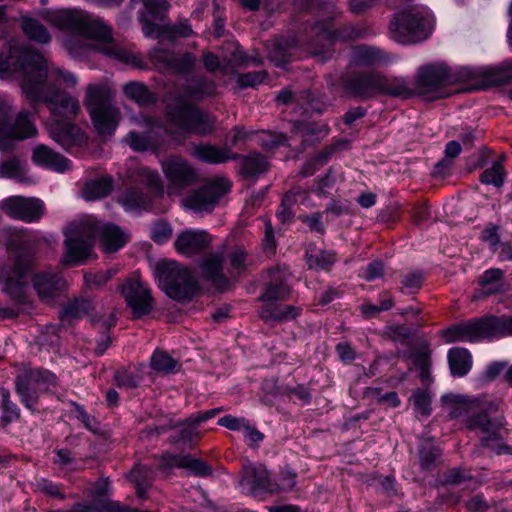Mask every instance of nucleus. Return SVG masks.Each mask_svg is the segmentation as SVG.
<instances>
[{
	"label": "nucleus",
	"mask_w": 512,
	"mask_h": 512,
	"mask_svg": "<svg viewBox=\"0 0 512 512\" xmlns=\"http://www.w3.org/2000/svg\"><path fill=\"white\" fill-rule=\"evenodd\" d=\"M20 69L23 72L22 91L31 101L44 103L50 111L46 126L51 138L64 142V75L60 68L49 64L38 52L21 50L8 44L0 53L2 77Z\"/></svg>",
	"instance_id": "obj_1"
},
{
	"label": "nucleus",
	"mask_w": 512,
	"mask_h": 512,
	"mask_svg": "<svg viewBox=\"0 0 512 512\" xmlns=\"http://www.w3.org/2000/svg\"><path fill=\"white\" fill-rule=\"evenodd\" d=\"M479 81L482 87L499 86L512 81V61L499 66L448 67L444 63L428 64L418 69L415 89L429 100L446 96L442 89L465 81Z\"/></svg>",
	"instance_id": "obj_2"
},
{
	"label": "nucleus",
	"mask_w": 512,
	"mask_h": 512,
	"mask_svg": "<svg viewBox=\"0 0 512 512\" xmlns=\"http://www.w3.org/2000/svg\"><path fill=\"white\" fill-rule=\"evenodd\" d=\"M444 401L468 404L466 396L444 395ZM469 406L477 409L466 420L469 430L480 433V446L487 448L496 455L512 454V447L504 443L503 430L506 425L502 415L492 417L499 409V404L494 400L474 399L469 401Z\"/></svg>",
	"instance_id": "obj_3"
},
{
	"label": "nucleus",
	"mask_w": 512,
	"mask_h": 512,
	"mask_svg": "<svg viewBox=\"0 0 512 512\" xmlns=\"http://www.w3.org/2000/svg\"><path fill=\"white\" fill-rule=\"evenodd\" d=\"M97 42L95 49L108 58L129 63L131 54L121 47L113 38L110 24L99 17L79 10L66 9V32Z\"/></svg>",
	"instance_id": "obj_4"
},
{
	"label": "nucleus",
	"mask_w": 512,
	"mask_h": 512,
	"mask_svg": "<svg viewBox=\"0 0 512 512\" xmlns=\"http://www.w3.org/2000/svg\"><path fill=\"white\" fill-rule=\"evenodd\" d=\"M216 117L188 102L170 104L166 108L164 131L177 145H183L188 134L206 136L215 129Z\"/></svg>",
	"instance_id": "obj_5"
},
{
	"label": "nucleus",
	"mask_w": 512,
	"mask_h": 512,
	"mask_svg": "<svg viewBox=\"0 0 512 512\" xmlns=\"http://www.w3.org/2000/svg\"><path fill=\"white\" fill-rule=\"evenodd\" d=\"M154 273L161 290L173 300L187 303L199 291V284L194 274L174 261L157 263Z\"/></svg>",
	"instance_id": "obj_6"
},
{
	"label": "nucleus",
	"mask_w": 512,
	"mask_h": 512,
	"mask_svg": "<svg viewBox=\"0 0 512 512\" xmlns=\"http://www.w3.org/2000/svg\"><path fill=\"white\" fill-rule=\"evenodd\" d=\"M143 9L139 11V21L146 37L159 39L166 37L174 40L179 37H190L193 34L188 22H180L174 25H160L156 21H163L169 4L166 0H141Z\"/></svg>",
	"instance_id": "obj_7"
},
{
	"label": "nucleus",
	"mask_w": 512,
	"mask_h": 512,
	"mask_svg": "<svg viewBox=\"0 0 512 512\" xmlns=\"http://www.w3.org/2000/svg\"><path fill=\"white\" fill-rule=\"evenodd\" d=\"M389 36L397 43L409 45L426 40L432 32L431 20L414 9L394 13L389 26Z\"/></svg>",
	"instance_id": "obj_8"
},
{
	"label": "nucleus",
	"mask_w": 512,
	"mask_h": 512,
	"mask_svg": "<svg viewBox=\"0 0 512 512\" xmlns=\"http://www.w3.org/2000/svg\"><path fill=\"white\" fill-rule=\"evenodd\" d=\"M368 34V29L362 26L345 25L333 30L330 21L320 20L309 26L306 44L311 54L321 55L325 54L335 41H353L365 38Z\"/></svg>",
	"instance_id": "obj_9"
},
{
	"label": "nucleus",
	"mask_w": 512,
	"mask_h": 512,
	"mask_svg": "<svg viewBox=\"0 0 512 512\" xmlns=\"http://www.w3.org/2000/svg\"><path fill=\"white\" fill-rule=\"evenodd\" d=\"M85 105L98 134L113 135L118 126L120 112L111 104L107 90L99 85H89Z\"/></svg>",
	"instance_id": "obj_10"
},
{
	"label": "nucleus",
	"mask_w": 512,
	"mask_h": 512,
	"mask_svg": "<svg viewBox=\"0 0 512 512\" xmlns=\"http://www.w3.org/2000/svg\"><path fill=\"white\" fill-rule=\"evenodd\" d=\"M139 176L145 183L147 191L138 187L126 189L118 198V202L126 211H149L153 201L162 197L164 187L159 173L148 167L139 168Z\"/></svg>",
	"instance_id": "obj_11"
},
{
	"label": "nucleus",
	"mask_w": 512,
	"mask_h": 512,
	"mask_svg": "<svg viewBox=\"0 0 512 512\" xmlns=\"http://www.w3.org/2000/svg\"><path fill=\"white\" fill-rule=\"evenodd\" d=\"M55 386V376L47 371L22 365L16 376V390L23 403L31 409L39 395Z\"/></svg>",
	"instance_id": "obj_12"
},
{
	"label": "nucleus",
	"mask_w": 512,
	"mask_h": 512,
	"mask_svg": "<svg viewBox=\"0 0 512 512\" xmlns=\"http://www.w3.org/2000/svg\"><path fill=\"white\" fill-rule=\"evenodd\" d=\"M161 169L170 195H181L199 180L198 169L180 155H171L161 161Z\"/></svg>",
	"instance_id": "obj_13"
},
{
	"label": "nucleus",
	"mask_w": 512,
	"mask_h": 512,
	"mask_svg": "<svg viewBox=\"0 0 512 512\" xmlns=\"http://www.w3.org/2000/svg\"><path fill=\"white\" fill-rule=\"evenodd\" d=\"M34 264L31 254L22 253L17 256L12 265H3L0 268V281L4 284L3 290L17 302H24L27 288V277Z\"/></svg>",
	"instance_id": "obj_14"
},
{
	"label": "nucleus",
	"mask_w": 512,
	"mask_h": 512,
	"mask_svg": "<svg viewBox=\"0 0 512 512\" xmlns=\"http://www.w3.org/2000/svg\"><path fill=\"white\" fill-rule=\"evenodd\" d=\"M86 221L83 216L69 224V235L66 234V266H79L90 258H96L94 254V240L88 236L86 227H81Z\"/></svg>",
	"instance_id": "obj_15"
},
{
	"label": "nucleus",
	"mask_w": 512,
	"mask_h": 512,
	"mask_svg": "<svg viewBox=\"0 0 512 512\" xmlns=\"http://www.w3.org/2000/svg\"><path fill=\"white\" fill-rule=\"evenodd\" d=\"M232 184L225 177H216L203 186L191 191L184 199L185 205L195 212L210 213L225 194L231 190Z\"/></svg>",
	"instance_id": "obj_16"
},
{
	"label": "nucleus",
	"mask_w": 512,
	"mask_h": 512,
	"mask_svg": "<svg viewBox=\"0 0 512 512\" xmlns=\"http://www.w3.org/2000/svg\"><path fill=\"white\" fill-rule=\"evenodd\" d=\"M81 227H86L88 236L96 237L100 240V245L104 253H115L120 250L128 241L126 235L120 227L111 223H103L92 216H86V221Z\"/></svg>",
	"instance_id": "obj_17"
},
{
	"label": "nucleus",
	"mask_w": 512,
	"mask_h": 512,
	"mask_svg": "<svg viewBox=\"0 0 512 512\" xmlns=\"http://www.w3.org/2000/svg\"><path fill=\"white\" fill-rule=\"evenodd\" d=\"M241 485L251 495H259L262 493H278L283 489H291L295 485L294 477L286 487L271 480L270 474L263 465L249 464L244 467Z\"/></svg>",
	"instance_id": "obj_18"
},
{
	"label": "nucleus",
	"mask_w": 512,
	"mask_h": 512,
	"mask_svg": "<svg viewBox=\"0 0 512 512\" xmlns=\"http://www.w3.org/2000/svg\"><path fill=\"white\" fill-rule=\"evenodd\" d=\"M133 316L140 318L151 312L153 298L150 289L139 279L130 278L118 287Z\"/></svg>",
	"instance_id": "obj_19"
},
{
	"label": "nucleus",
	"mask_w": 512,
	"mask_h": 512,
	"mask_svg": "<svg viewBox=\"0 0 512 512\" xmlns=\"http://www.w3.org/2000/svg\"><path fill=\"white\" fill-rule=\"evenodd\" d=\"M381 72L377 70H362L352 72L343 81L345 91L351 96L366 101L379 95Z\"/></svg>",
	"instance_id": "obj_20"
},
{
	"label": "nucleus",
	"mask_w": 512,
	"mask_h": 512,
	"mask_svg": "<svg viewBox=\"0 0 512 512\" xmlns=\"http://www.w3.org/2000/svg\"><path fill=\"white\" fill-rule=\"evenodd\" d=\"M0 208L10 217L28 223L38 221L43 215V204L36 198L11 196L1 201Z\"/></svg>",
	"instance_id": "obj_21"
},
{
	"label": "nucleus",
	"mask_w": 512,
	"mask_h": 512,
	"mask_svg": "<svg viewBox=\"0 0 512 512\" xmlns=\"http://www.w3.org/2000/svg\"><path fill=\"white\" fill-rule=\"evenodd\" d=\"M447 342H478L491 339L488 317L484 316L472 321L453 325L443 332Z\"/></svg>",
	"instance_id": "obj_22"
},
{
	"label": "nucleus",
	"mask_w": 512,
	"mask_h": 512,
	"mask_svg": "<svg viewBox=\"0 0 512 512\" xmlns=\"http://www.w3.org/2000/svg\"><path fill=\"white\" fill-rule=\"evenodd\" d=\"M269 280L259 296V301L276 302L286 301L290 298L291 289L287 284L288 270L286 267H274L267 271Z\"/></svg>",
	"instance_id": "obj_23"
},
{
	"label": "nucleus",
	"mask_w": 512,
	"mask_h": 512,
	"mask_svg": "<svg viewBox=\"0 0 512 512\" xmlns=\"http://www.w3.org/2000/svg\"><path fill=\"white\" fill-rule=\"evenodd\" d=\"M211 241L212 238L206 231L187 229L176 237L174 247L179 254L193 257L207 250Z\"/></svg>",
	"instance_id": "obj_24"
},
{
	"label": "nucleus",
	"mask_w": 512,
	"mask_h": 512,
	"mask_svg": "<svg viewBox=\"0 0 512 512\" xmlns=\"http://www.w3.org/2000/svg\"><path fill=\"white\" fill-rule=\"evenodd\" d=\"M203 277L218 289L227 287L229 281L223 272V253L215 252L206 256L200 265Z\"/></svg>",
	"instance_id": "obj_25"
},
{
	"label": "nucleus",
	"mask_w": 512,
	"mask_h": 512,
	"mask_svg": "<svg viewBox=\"0 0 512 512\" xmlns=\"http://www.w3.org/2000/svg\"><path fill=\"white\" fill-rule=\"evenodd\" d=\"M33 286L38 296L45 302L58 297L62 290V276L60 273L42 272L33 278Z\"/></svg>",
	"instance_id": "obj_26"
},
{
	"label": "nucleus",
	"mask_w": 512,
	"mask_h": 512,
	"mask_svg": "<svg viewBox=\"0 0 512 512\" xmlns=\"http://www.w3.org/2000/svg\"><path fill=\"white\" fill-rule=\"evenodd\" d=\"M191 155L201 162L214 165L240 158V154L232 153L229 148L203 143L194 145Z\"/></svg>",
	"instance_id": "obj_27"
},
{
	"label": "nucleus",
	"mask_w": 512,
	"mask_h": 512,
	"mask_svg": "<svg viewBox=\"0 0 512 512\" xmlns=\"http://www.w3.org/2000/svg\"><path fill=\"white\" fill-rule=\"evenodd\" d=\"M2 134H8L11 138L22 141L37 135L32 114L27 110L18 113L13 123H8L5 129L1 130Z\"/></svg>",
	"instance_id": "obj_28"
},
{
	"label": "nucleus",
	"mask_w": 512,
	"mask_h": 512,
	"mask_svg": "<svg viewBox=\"0 0 512 512\" xmlns=\"http://www.w3.org/2000/svg\"><path fill=\"white\" fill-rule=\"evenodd\" d=\"M267 57L276 66L283 67L294 58V39H273L266 42Z\"/></svg>",
	"instance_id": "obj_29"
},
{
	"label": "nucleus",
	"mask_w": 512,
	"mask_h": 512,
	"mask_svg": "<svg viewBox=\"0 0 512 512\" xmlns=\"http://www.w3.org/2000/svg\"><path fill=\"white\" fill-rule=\"evenodd\" d=\"M380 95L409 99L414 95L411 83L405 77L388 76L381 73Z\"/></svg>",
	"instance_id": "obj_30"
},
{
	"label": "nucleus",
	"mask_w": 512,
	"mask_h": 512,
	"mask_svg": "<svg viewBox=\"0 0 512 512\" xmlns=\"http://www.w3.org/2000/svg\"><path fill=\"white\" fill-rule=\"evenodd\" d=\"M301 313V308L293 305L267 304L259 313L265 322L283 323L296 319Z\"/></svg>",
	"instance_id": "obj_31"
},
{
	"label": "nucleus",
	"mask_w": 512,
	"mask_h": 512,
	"mask_svg": "<svg viewBox=\"0 0 512 512\" xmlns=\"http://www.w3.org/2000/svg\"><path fill=\"white\" fill-rule=\"evenodd\" d=\"M305 261L309 269L329 270L336 263L337 255L333 250H316L309 245L305 251Z\"/></svg>",
	"instance_id": "obj_32"
},
{
	"label": "nucleus",
	"mask_w": 512,
	"mask_h": 512,
	"mask_svg": "<svg viewBox=\"0 0 512 512\" xmlns=\"http://www.w3.org/2000/svg\"><path fill=\"white\" fill-rule=\"evenodd\" d=\"M387 60L385 53L376 47L360 45L354 48L352 62L357 66L379 65Z\"/></svg>",
	"instance_id": "obj_33"
},
{
	"label": "nucleus",
	"mask_w": 512,
	"mask_h": 512,
	"mask_svg": "<svg viewBox=\"0 0 512 512\" xmlns=\"http://www.w3.org/2000/svg\"><path fill=\"white\" fill-rule=\"evenodd\" d=\"M486 295L504 293L507 285L504 283V272L499 268L486 270L478 280Z\"/></svg>",
	"instance_id": "obj_34"
},
{
	"label": "nucleus",
	"mask_w": 512,
	"mask_h": 512,
	"mask_svg": "<svg viewBox=\"0 0 512 512\" xmlns=\"http://www.w3.org/2000/svg\"><path fill=\"white\" fill-rule=\"evenodd\" d=\"M240 171L244 177H256L268 169V161L258 152H251L246 156L240 155Z\"/></svg>",
	"instance_id": "obj_35"
},
{
	"label": "nucleus",
	"mask_w": 512,
	"mask_h": 512,
	"mask_svg": "<svg viewBox=\"0 0 512 512\" xmlns=\"http://www.w3.org/2000/svg\"><path fill=\"white\" fill-rule=\"evenodd\" d=\"M32 159L38 165L54 169L58 172L64 171L63 157L46 145H38L35 147Z\"/></svg>",
	"instance_id": "obj_36"
},
{
	"label": "nucleus",
	"mask_w": 512,
	"mask_h": 512,
	"mask_svg": "<svg viewBox=\"0 0 512 512\" xmlns=\"http://www.w3.org/2000/svg\"><path fill=\"white\" fill-rule=\"evenodd\" d=\"M216 91L214 81L205 77H198L183 88V95L187 99L201 100L204 97L212 96Z\"/></svg>",
	"instance_id": "obj_37"
},
{
	"label": "nucleus",
	"mask_w": 512,
	"mask_h": 512,
	"mask_svg": "<svg viewBox=\"0 0 512 512\" xmlns=\"http://www.w3.org/2000/svg\"><path fill=\"white\" fill-rule=\"evenodd\" d=\"M451 374L462 377L471 369V355L465 348H452L448 352Z\"/></svg>",
	"instance_id": "obj_38"
},
{
	"label": "nucleus",
	"mask_w": 512,
	"mask_h": 512,
	"mask_svg": "<svg viewBox=\"0 0 512 512\" xmlns=\"http://www.w3.org/2000/svg\"><path fill=\"white\" fill-rule=\"evenodd\" d=\"M113 189L111 177H100L85 183L82 194L88 201H94L106 197Z\"/></svg>",
	"instance_id": "obj_39"
},
{
	"label": "nucleus",
	"mask_w": 512,
	"mask_h": 512,
	"mask_svg": "<svg viewBox=\"0 0 512 512\" xmlns=\"http://www.w3.org/2000/svg\"><path fill=\"white\" fill-rule=\"evenodd\" d=\"M0 178H12L21 183H30L25 163L17 156H13L0 163Z\"/></svg>",
	"instance_id": "obj_40"
},
{
	"label": "nucleus",
	"mask_w": 512,
	"mask_h": 512,
	"mask_svg": "<svg viewBox=\"0 0 512 512\" xmlns=\"http://www.w3.org/2000/svg\"><path fill=\"white\" fill-rule=\"evenodd\" d=\"M125 95L140 106L156 103L157 97L141 82H129L124 85Z\"/></svg>",
	"instance_id": "obj_41"
},
{
	"label": "nucleus",
	"mask_w": 512,
	"mask_h": 512,
	"mask_svg": "<svg viewBox=\"0 0 512 512\" xmlns=\"http://www.w3.org/2000/svg\"><path fill=\"white\" fill-rule=\"evenodd\" d=\"M173 423H177L178 427L172 429L175 432L169 438L170 443L187 445L199 436L198 427L190 422V416L184 421L173 420Z\"/></svg>",
	"instance_id": "obj_42"
},
{
	"label": "nucleus",
	"mask_w": 512,
	"mask_h": 512,
	"mask_svg": "<svg viewBox=\"0 0 512 512\" xmlns=\"http://www.w3.org/2000/svg\"><path fill=\"white\" fill-rule=\"evenodd\" d=\"M22 30L31 41L46 44L51 40V36L47 29L36 19L23 17Z\"/></svg>",
	"instance_id": "obj_43"
},
{
	"label": "nucleus",
	"mask_w": 512,
	"mask_h": 512,
	"mask_svg": "<svg viewBox=\"0 0 512 512\" xmlns=\"http://www.w3.org/2000/svg\"><path fill=\"white\" fill-rule=\"evenodd\" d=\"M131 481L135 484L137 496L144 499L151 486L152 472L146 466H136L130 473Z\"/></svg>",
	"instance_id": "obj_44"
},
{
	"label": "nucleus",
	"mask_w": 512,
	"mask_h": 512,
	"mask_svg": "<svg viewBox=\"0 0 512 512\" xmlns=\"http://www.w3.org/2000/svg\"><path fill=\"white\" fill-rule=\"evenodd\" d=\"M399 290L404 294H416L422 288L424 283V274L422 271H408L402 273L399 279Z\"/></svg>",
	"instance_id": "obj_45"
},
{
	"label": "nucleus",
	"mask_w": 512,
	"mask_h": 512,
	"mask_svg": "<svg viewBox=\"0 0 512 512\" xmlns=\"http://www.w3.org/2000/svg\"><path fill=\"white\" fill-rule=\"evenodd\" d=\"M487 317L491 339L512 336V316L490 315Z\"/></svg>",
	"instance_id": "obj_46"
},
{
	"label": "nucleus",
	"mask_w": 512,
	"mask_h": 512,
	"mask_svg": "<svg viewBox=\"0 0 512 512\" xmlns=\"http://www.w3.org/2000/svg\"><path fill=\"white\" fill-rule=\"evenodd\" d=\"M441 456V450L432 442H424L419 449V462L423 470H431L436 467Z\"/></svg>",
	"instance_id": "obj_47"
},
{
	"label": "nucleus",
	"mask_w": 512,
	"mask_h": 512,
	"mask_svg": "<svg viewBox=\"0 0 512 512\" xmlns=\"http://www.w3.org/2000/svg\"><path fill=\"white\" fill-rule=\"evenodd\" d=\"M506 179V171L504 166L499 162L495 161L491 167L485 169L480 175V182L486 185H493L496 188H500L504 185Z\"/></svg>",
	"instance_id": "obj_48"
},
{
	"label": "nucleus",
	"mask_w": 512,
	"mask_h": 512,
	"mask_svg": "<svg viewBox=\"0 0 512 512\" xmlns=\"http://www.w3.org/2000/svg\"><path fill=\"white\" fill-rule=\"evenodd\" d=\"M231 276H240L248 267V253L243 247H235L228 254Z\"/></svg>",
	"instance_id": "obj_49"
},
{
	"label": "nucleus",
	"mask_w": 512,
	"mask_h": 512,
	"mask_svg": "<svg viewBox=\"0 0 512 512\" xmlns=\"http://www.w3.org/2000/svg\"><path fill=\"white\" fill-rule=\"evenodd\" d=\"M150 366L159 373L169 374L174 372L177 361L166 352L156 350L151 357Z\"/></svg>",
	"instance_id": "obj_50"
},
{
	"label": "nucleus",
	"mask_w": 512,
	"mask_h": 512,
	"mask_svg": "<svg viewBox=\"0 0 512 512\" xmlns=\"http://www.w3.org/2000/svg\"><path fill=\"white\" fill-rule=\"evenodd\" d=\"M296 202V194L292 191L287 192L283 196L276 212V217L282 224H289L293 221L295 216L293 207Z\"/></svg>",
	"instance_id": "obj_51"
},
{
	"label": "nucleus",
	"mask_w": 512,
	"mask_h": 512,
	"mask_svg": "<svg viewBox=\"0 0 512 512\" xmlns=\"http://www.w3.org/2000/svg\"><path fill=\"white\" fill-rule=\"evenodd\" d=\"M118 272L115 268H110L106 271L91 272L87 271L84 273V282L89 289H99L103 287L113 276Z\"/></svg>",
	"instance_id": "obj_52"
},
{
	"label": "nucleus",
	"mask_w": 512,
	"mask_h": 512,
	"mask_svg": "<svg viewBox=\"0 0 512 512\" xmlns=\"http://www.w3.org/2000/svg\"><path fill=\"white\" fill-rule=\"evenodd\" d=\"M92 309V303L87 299H75L66 303V321L81 319Z\"/></svg>",
	"instance_id": "obj_53"
},
{
	"label": "nucleus",
	"mask_w": 512,
	"mask_h": 512,
	"mask_svg": "<svg viewBox=\"0 0 512 512\" xmlns=\"http://www.w3.org/2000/svg\"><path fill=\"white\" fill-rule=\"evenodd\" d=\"M195 476L207 477L212 474V467L202 459L184 455L183 467Z\"/></svg>",
	"instance_id": "obj_54"
},
{
	"label": "nucleus",
	"mask_w": 512,
	"mask_h": 512,
	"mask_svg": "<svg viewBox=\"0 0 512 512\" xmlns=\"http://www.w3.org/2000/svg\"><path fill=\"white\" fill-rule=\"evenodd\" d=\"M61 327L55 325H49L45 328L42 334L39 337V343L41 345H47L56 352L60 351L61 345Z\"/></svg>",
	"instance_id": "obj_55"
},
{
	"label": "nucleus",
	"mask_w": 512,
	"mask_h": 512,
	"mask_svg": "<svg viewBox=\"0 0 512 512\" xmlns=\"http://www.w3.org/2000/svg\"><path fill=\"white\" fill-rule=\"evenodd\" d=\"M175 55V52L169 49H163L160 46H155L149 53L150 59L156 65L165 69H171Z\"/></svg>",
	"instance_id": "obj_56"
},
{
	"label": "nucleus",
	"mask_w": 512,
	"mask_h": 512,
	"mask_svg": "<svg viewBox=\"0 0 512 512\" xmlns=\"http://www.w3.org/2000/svg\"><path fill=\"white\" fill-rule=\"evenodd\" d=\"M412 400L417 415L427 417L431 414V396L423 390H417L412 395Z\"/></svg>",
	"instance_id": "obj_57"
},
{
	"label": "nucleus",
	"mask_w": 512,
	"mask_h": 512,
	"mask_svg": "<svg viewBox=\"0 0 512 512\" xmlns=\"http://www.w3.org/2000/svg\"><path fill=\"white\" fill-rule=\"evenodd\" d=\"M287 138L282 133L261 132L258 136L259 145L266 150H273L285 145Z\"/></svg>",
	"instance_id": "obj_58"
},
{
	"label": "nucleus",
	"mask_w": 512,
	"mask_h": 512,
	"mask_svg": "<svg viewBox=\"0 0 512 512\" xmlns=\"http://www.w3.org/2000/svg\"><path fill=\"white\" fill-rule=\"evenodd\" d=\"M114 381L117 387L132 389L140 384V377L126 369H119L114 374Z\"/></svg>",
	"instance_id": "obj_59"
},
{
	"label": "nucleus",
	"mask_w": 512,
	"mask_h": 512,
	"mask_svg": "<svg viewBox=\"0 0 512 512\" xmlns=\"http://www.w3.org/2000/svg\"><path fill=\"white\" fill-rule=\"evenodd\" d=\"M461 144L457 141H449L445 146V157L439 161L435 166V173H441L442 168H449L452 164V160L455 159L461 153Z\"/></svg>",
	"instance_id": "obj_60"
},
{
	"label": "nucleus",
	"mask_w": 512,
	"mask_h": 512,
	"mask_svg": "<svg viewBox=\"0 0 512 512\" xmlns=\"http://www.w3.org/2000/svg\"><path fill=\"white\" fill-rule=\"evenodd\" d=\"M127 144L135 151H147L152 148V143L148 135L131 131L126 136Z\"/></svg>",
	"instance_id": "obj_61"
},
{
	"label": "nucleus",
	"mask_w": 512,
	"mask_h": 512,
	"mask_svg": "<svg viewBox=\"0 0 512 512\" xmlns=\"http://www.w3.org/2000/svg\"><path fill=\"white\" fill-rule=\"evenodd\" d=\"M266 71H252L238 75L237 84L240 88L255 87L265 80Z\"/></svg>",
	"instance_id": "obj_62"
},
{
	"label": "nucleus",
	"mask_w": 512,
	"mask_h": 512,
	"mask_svg": "<svg viewBox=\"0 0 512 512\" xmlns=\"http://www.w3.org/2000/svg\"><path fill=\"white\" fill-rule=\"evenodd\" d=\"M195 64V56L191 53H186L182 56L175 55L171 70L180 74H188L193 70Z\"/></svg>",
	"instance_id": "obj_63"
},
{
	"label": "nucleus",
	"mask_w": 512,
	"mask_h": 512,
	"mask_svg": "<svg viewBox=\"0 0 512 512\" xmlns=\"http://www.w3.org/2000/svg\"><path fill=\"white\" fill-rule=\"evenodd\" d=\"M172 235L171 226L164 221L156 222L151 229V238L154 242L165 243Z\"/></svg>",
	"instance_id": "obj_64"
}]
</instances>
